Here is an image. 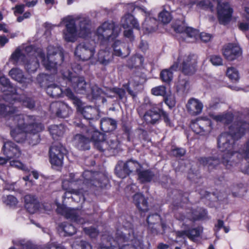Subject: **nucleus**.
I'll use <instances>...</instances> for the list:
<instances>
[{
  "instance_id": "f257e3e1",
  "label": "nucleus",
  "mask_w": 249,
  "mask_h": 249,
  "mask_svg": "<svg viewBox=\"0 0 249 249\" xmlns=\"http://www.w3.org/2000/svg\"><path fill=\"white\" fill-rule=\"evenodd\" d=\"M47 56L41 48L35 49L32 46L24 49H17L12 54L11 59L15 64L23 63L29 72H35L39 66V61L48 70L54 71L58 63L64 60L62 49L60 47L49 46Z\"/></svg>"
},
{
  "instance_id": "f03ea898",
  "label": "nucleus",
  "mask_w": 249,
  "mask_h": 249,
  "mask_svg": "<svg viewBox=\"0 0 249 249\" xmlns=\"http://www.w3.org/2000/svg\"><path fill=\"white\" fill-rule=\"evenodd\" d=\"M0 117L5 118L11 136L18 142L24 141L27 134L35 135L44 128L42 124L35 121L34 117L19 114L13 106L6 107L0 104Z\"/></svg>"
},
{
  "instance_id": "7ed1b4c3",
  "label": "nucleus",
  "mask_w": 249,
  "mask_h": 249,
  "mask_svg": "<svg viewBox=\"0 0 249 249\" xmlns=\"http://www.w3.org/2000/svg\"><path fill=\"white\" fill-rule=\"evenodd\" d=\"M249 130V124L246 122L234 123L229 128V133H222L218 138L217 144L221 152V161L229 169L231 162L229 160L233 154L234 140L240 139Z\"/></svg>"
},
{
  "instance_id": "20e7f679",
  "label": "nucleus",
  "mask_w": 249,
  "mask_h": 249,
  "mask_svg": "<svg viewBox=\"0 0 249 249\" xmlns=\"http://www.w3.org/2000/svg\"><path fill=\"white\" fill-rule=\"evenodd\" d=\"M120 33V29L113 21H106L97 29L95 36L102 45V48L111 45L113 48V54L121 57H125L129 53L128 49L123 47L120 40L117 39Z\"/></svg>"
},
{
  "instance_id": "39448f33",
  "label": "nucleus",
  "mask_w": 249,
  "mask_h": 249,
  "mask_svg": "<svg viewBox=\"0 0 249 249\" xmlns=\"http://www.w3.org/2000/svg\"><path fill=\"white\" fill-rule=\"evenodd\" d=\"M103 134L96 130L94 128L88 129L86 136L77 134L73 139V143L79 149L88 150L89 149V143L90 141L94 142V146L100 151L116 149L118 147V142L116 140L108 139L104 140Z\"/></svg>"
},
{
  "instance_id": "423d86ee",
  "label": "nucleus",
  "mask_w": 249,
  "mask_h": 249,
  "mask_svg": "<svg viewBox=\"0 0 249 249\" xmlns=\"http://www.w3.org/2000/svg\"><path fill=\"white\" fill-rule=\"evenodd\" d=\"M75 23L76 20L72 16H68L63 18L59 25H65L66 28L63 31V37L67 42H74L78 37H90L91 24L89 19L85 18H80L78 29L76 28Z\"/></svg>"
},
{
  "instance_id": "0eeeda50",
  "label": "nucleus",
  "mask_w": 249,
  "mask_h": 249,
  "mask_svg": "<svg viewBox=\"0 0 249 249\" xmlns=\"http://www.w3.org/2000/svg\"><path fill=\"white\" fill-rule=\"evenodd\" d=\"M197 56L194 54H180L176 61L171 66L170 70H164L160 72V77L165 82H170L173 77V72L171 71L182 70L186 75H191L196 71Z\"/></svg>"
},
{
  "instance_id": "6e6552de",
  "label": "nucleus",
  "mask_w": 249,
  "mask_h": 249,
  "mask_svg": "<svg viewBox=\"0 0 249 249\" xmlns=\"http://www.w3.org/2000/svg\"><path fill=\"white\" fill-rule=\"evenodd\" d=\"M95 43L85 41L79 43L76 47L75 51V56L82 61L90 60L92 63L99 61L101 64L107 65L111 61L112 56L108 50L106 51L101 48L98 53V58H95Z\"/></svg>"
},
{
  "instance_id": "1a4fd4ad",
  "label": "nucleus",
  "mask_w": 249,
  "mask_h": 249,
  "mask_svg": "<svg viewBox=\"0 0 249 249\" xmlns=\"http://www.w3.org/2000/svg\"><path fill=\"white\" fill-rule=\"evenodd\" d=\"M115 239L109 238L106 245L101 246L100 249H141L142 244L139 240L134 239L130 241L125 239L124 233L119 231L116 233Z\"/></svg>"
},
{
  "instance_id": "9d476101",
  "label": "nucleus",
  "mask_w": 249,
  "mask_h": 249,
  "mask_svg": "<svg viewBox=\"0 0 249 249\" xmlns=\"http://www.w3.org/2000/svg\"><path fill=\"white\" fill-rule=\"evenodd\" d=\"M75 176L78 177L77 175L71 174L70 175V178L63 180L62 182V187L64 189L68 190L64 196L65 197L70 198L71 197L75 201H77V198L79 197V201H83L85 200V196L83 194V192L81 190H76L72 189L70 190L69 186L70 185L72 188L75 187L76 184L75 182L78 181L75 180L74 178Z\"/></svg>"
},
{
  "instance_id": "9b49d317",
  "label": "nucleus",
  "mask_w": 249,
  "mask_h": 249,
  "mask_svg": "<svg viewBox=\"0 0 249 249\" xmlns=\"http://www.w3.org/2000/svg\"><path fill=\"white\" fill-rule=\"evenodd\" d=\"M62 75L67 79V84L71 86L75 91L79 93H84L86 91L87 83L83 77L77 76L75 73L69 70L63 71Z\"/></svg>"
},
{
  "instance_id": "f8f14e48",
  "label": "nucleus",
  "mask_w": 249,
  "mask_h": 249,
  "mask_svg": "<svg viewBox=\"0 0 249 249\" xmlns=\"http://www.w3.org/2000/svg\"><path fill=\"white\" fill-rule=\"evenodd\" d=\"M65 147L59 143L53 145L50 149V161L53 168L60 167L63 164Z\"/></svg>"
},
{
  "instance_id": "ddd939ff",
  "label": "nucleus",
  "mask_w": 249,
  "mask_h": 249,
  "mask_svg": "<svg viewBox=\"0 0 249 249\" xmlns=\"http://www.w3.org/2000/svg\"><path fill=\"white\" fill-rule=\"evenodd\" d=\"M66 94L70 99L72 100L73 104L77 107V111L81 113L86 119H91L96 113V108L90 106H83V104L81 101L75 97L70 90H67Z\"/></svg>"
},
{
  "instance_id": "4468645a",
  "label": "nucleus",
  "mask_w": 249,
  "mask_h": 249,
  "mask_svg": "<svg viewBox=\"0 0 249 249\" xmlns=\"http://www.w3.org/2000/svg\"><path fill=\"white\" fill-rule=\"evenodd\" d=\"M141 167L142 165L133 160H129L124 164L120 162L115 168V172L119 177L124 178L134 170L137 173Z\"/></svg>"
},
{
  "instance_id": "2eb2a0df",
  "label": "nucleus",
  "mask_w": 249,
  "mask_h": 249,
  "mask_svg": "<svg viewBox=\"0 0 249 249\" xmlns=\"http://www.w3.org/2000/svg\"><path fill=\"white\" fill-rule=\"evenodd\" d=\"M202 232L201 228H197L193 229L190 231H183L177 232V242H181L180 246H176L175 249H188L186 244L185 241L184 240L185 237H188L190 239L195 241L196 238L200 236Z\"/></svg>"
},
{
  "instance_id": "dca6fc26",
  "label": "nucleus",
  "mask_w": 249,
  "mask_h": 249,
  "mask_svg": "<svg viewBox=\"0 0 249 249\" xmlns=\"http://www.w3.org/2000/svg\"><path fill=\"white\" fill-rule=\"evenodd\" d=\"M83 177L84 178L83 184L87 186L88 187H91V185L103 187L105 185L107 181L106 177L103 175L100 176L97 174L96 176H94L91 172L89 171L84 172Z\"/></svg>"
},
{
  "instance_id": "f3484780",
  "label": "nucleus",
  "mask_w": 249,
  "mask_h": 249,
  "mask_svg": "<svg viewBox=\"0 0 249 249\" xmlns=\"http://www.w3.org/2000/svg\"><path fill=\"white\" fill-rule=\"evenodd\" d=\"M174 30L177 33H179L183 34V40L187 42H194L196 39L198 35V32L197 30L194 29L192 28L187 27L185 23H181L179 25H175L173 27Z\"/></svg>"
},
{
  "instance_id": "a211bd4d",
  "label": "nucleus",
  "mask_w": 249,
  "mask_h": 249,
  "mask_svg": "<svg viewBox=\"0 0 249 249\" xmlns=\"http://www.w3.org/2000/svg\"><path fill=\"white\" fill-rule=\"evenodd\" d=\"M217 4V15L219 22L221 24H225L228 22L231 17L232 9L228 3H221L216 1Z\"/></svg>"
},
{
  "instance_id": "6ab92c4d",
  "label": "nucleus",
  "mask_w": 249,
  "mask_h": 249,
  "mask_svg": "<svg viewBox=\"0 0 249 249\" xmlns=\"http://www.w3.org/2000/svg\"><path fill=\"white\" fill-rule=\"evenodd\" d=\"M55 205L57 206V212L64 215L67 218H70L73 221L79 224H83L85 222L83 218L79 217L78 214L80 213L79 211L74 209L62 206L57 202H55Z\"/></svg>"
},
{
  "instance_id": "aec40b11",
  "label": "nucleus",
  "mask_w": 249,
  "mask_h": 249,
  "mask_svg": "<svg viewBox=\"0 0 249 249\" xmlns=\"http://www.w3.org/2000/svg\"><path fill=\"white\" fill-rule=\"evenodd\" d=\"M2 152L8 160L12 158H18L21 155V151L18 146L10 141L4 142Z\"/></svg>"
},
{
  "instance_id": "412c9836",
  "label": "nucleus",
  "mask_w": 249,
  "mask_h": 249,
  "mask_svg": "<svg viewBox=\"0 0 249 249\" xmlns=\"http://www.w3.org/2000/svg\"><path fill=\"white\" fill-rule=\"evenodd\" d=\"M241 49L237 44L230 43L226 45L223 49V54L225 58L232 61L236 59L241 54Z\"/></svg>"
},
{
  "instance_id": "4be33fe9",
  "label": "nucleus",
  "mask_w": 249,
  "mask_h": 249,
  "mask_svg": "<svg viewBox=\"0 0 249 249\" xmlns=\"http://www.w3.org/2000/svg\"><path fill=\"white\" fill-rule=\"evenodd\" d=\"M191 127L196 133L203 135L210 131L211 123L209 120H198L192 122Z\"/></svg>"
},
{
  "instance_id": "5701e85b",
  "label": "nucleus",
  "mask_w": 249,
  "mask_h": 249,
  "mask_svg": "<svg viewBox=\"0 0 249 249\" xmlns=\"http://www.w3.org/2000/svg\"><path fill=\"white\" fill-rule=\"evenodd\" d=\"M207 213L206 211L202 209H199L198 210L193 211L191 213H188L187 217L180 214L176 215V217L179 220L185 221L187 222L189 221L192 222V220H196L204 218L206 215Z\"/></svg>"
},
{
  "instance_id": "b1692460",
  "label": "nucleus",
  "mask_w": 249,
  "mask_h": 249,
  "mask_svg": "<svg viewBox=\"0 0 249 249\" xmlns=\"http://www.w3.org/2000/svg\"><path fill=\"white\" fill-rule=\"evenodd\" d=\"M162 103L159 104L158 107H154L152 110L147 111L144 116V119L147 123L155 124L160 117V112L161 111V107Z\"/></svg>"
},
{
  "instance_id": "393cba45",
  "label": "nucleus",
  "mask_w": 249,
  "mask_h": 249,
  "mask_svg": "<svg viewBox=\"0 0 249 249\" xmlns=\"http://www.w3.org/2000/svg\"><path fill=\"white\" fill-rule=\"evenodd\" d=\"M51 108L53 111L54 108H56L57 110L55 111V113L59 117L65 118L71 113L70 107L67 104L63 103H53L51 104Z\"/></svg>"
},
{
  "instance_id": "a878e982",
  "label": "nucleus",
  "mask_w": 249,
  "mask_h": 249,
  "mask_svg": "<svg viewBox=\"0 0 249 249\" xmlns=\"http://www.w3.org/2000/svg\"><path fill=\"white\" fill-rule=\"evenodd\" d=\"M203 107L202 103L198 99L194 98L189 99L186 105L188 111L193 115L199 114L202 112Z\"/></svg>"
},
{
  "instance_id": "bb28decb",
  "label": "nucleus",
  "mask_w": 249,
  "mask_h": 249,
  "mask_svg": "<svg viewBox=\"0 0 249 249\" xmlns=\"http://www.w3.org/2000/svg\"><path fill=\"white\" fill-rule=\"evenodd\" d=\"M180 3L184 5H187L191 7L194 5L196 4L198 9H210L213 11V5L208 0H196L192 1V0H179Z\"/></svg>"
},
{
  "instance_id": "cd10ccee",
  "label": "nucleus",
  "mask_w": 249,
  "mask_h": 249,
  "mask_svg": "<svg viewBox=\"0 0 249 249\" xmlns=\"http://www.w3.org/2000/svg\"><path fill=\"white\" fill-rule=\"evenodd\" d=\"M25 207L31 213H36L39 208V203L34 196L26 195L24 197Z\"/></svg>"
},
{
  "instance_id": "c85d7f7f",
  "label": "nucleus",
  "mask_w": 249,
  "mask_h": 249,
  "mask_svg": "<svg viewBox=\"0 0 249 249\" xmlns=\"http://www.w3.org/2000/svg\"><path fill=\"white\" fill-rule=\"evenodd\" d=\"M121 24L124 29L133 27L140 29L139 24L137 20L131 14H127L122 18Z\"/></svg>"
},
{
  "instance_id": "c756f323",
  "label": "nucleus",
  "mask_w": 249,
  "mask_h": 249,
  "mask_svg": "<svg viewBox=\"0 0 249 249\" xmlns=\"http://www.w3.org/2000/svg\"><path fill=\"white\" fill-rule=\"evenodd\" d=\"M158 21L153 18L146 17L142 25V30L144 34H148L155 31L157 28Z\"/></svg>"
},
{
  "instance_id": "7c9ffc66",
  "label": "nucleus",
  "mask_w": 249,
  "mask_h": 249,
  "mask_svg": "<svg viewBox=\"0 0 249 249\" xmlns=\"http://www.w3.org/2000/svg\"><path fill=\"white\" fill-rule=\"evenodd\" d=\"M138 180L141 183L148 182L152 180L154 174L149 169H144L142 166L137 172Z\"/></svg>"
},
{
  "instance_id": "2f4dec72",
  "label": "nucleus",
  "mask_w": 249,
  "mask_h": 249,
  "mask_svg": "<svg viewBox=\"0 0 249 249\" xmlns=\"http://www.w3.org/2000/svg\"><path fill=\"white\" fill-rule=\"evenodd\" d=\"M9 75L11 78L20 83L25 85L32 81L30 78L23 77L22 71L18 68H13L9 71Z\"/></svg>"
},
{
  "instance_id": "473e14b6",
  "label": "nucleus",
  "mask_w": 249,
  "mask_h": 249,
  "mask_svg": "<svg viewBox=\"0 0 249 249\" xmlns=\"http://www.w3.org/2000/svg\"><path fill=\"white\" fill-rule=\"evenodd\" d=\"M133 201L140 211L146 212L148 206L146 199L141 193H137L133 196Z\"/></svg>"
},
{
  "instance_id": "72a5a7b5",
  "label": "nucleus",
  "mask_w": 249,
  "mask_h": 249,
  "mask_svg": "<svg viewBox=\"0 0 249 249\" xmlns=\"http://www.w3.org/2000/svg\"><path fill=\"white\" fill-rule=\"evenodd\" d=\"M116 127V122L110 118L102 119L101 121V127L104 132H109L114 130Z\"/></svg>"
},
{
  "instance_id": "f704fd0d",
  "label": "nucleus",
  "mask_w": 249,
  "mask_h": 249,
  "mask_svg": "<svg viewBox=\"0 0 249 249\" xmlns=\"http://www.w3.org/2000/svg\"><path fill=\"white\" fill-rule=\"evenodd\" d=\"M70 90L71 92V90L70 89H67L64 91L60 88L59 87L55 86V85H50L48 86L46 89L47 93L48 95L53 97H59L62 93L65 94L67 97L68 96L66 94L67 90Z\"/></svg>"
},
{
  "instance_id": "c9c22d12",
  "label": "nucleus",
  "mask_w": 249,
  "mask_h": 249,
  "mask_svg": "<svg viewBox=\"0 0 249 249\" xmlns=\"http://www.w3.org/2000/svg\"><path fill=\"white\" fill-rule=\"evenodd\" d=\"M0 84L4 87H6L8 89L7 91L9 92V93H6L7 95H9L11 96L13 99H16V91L15 88L12 87L9 81V80L5 76H1L0 77Z\"/></svg>"
},
{
  "instance_id": "e433bc0d",
  "label": "nucleus",
  "mask_w": 249,
  "mask_h": 249,
  "mask_svg": "<svg viewBox=\"0 0 249 249\" xmlns=\"http://www.w3.org/2000/svg\"><path fill=\"white\" fill-rule=\"evenodd\" d=\"M49 129L50 134L53 139H57V137L62 136L65 131V128L62 124L52 125Z\"/></svg>"
},
{
  "instance_id": "4c0bfd02",
  "label": "nucleus",
  "mask_w": 249,
  "mask_h": 249,
  "mask_svg": "<svg viewBox=\"0 0 249 249\" xmlns=\"http://www.w3.org/2000/svg\"><path fill=\"white\" fill-rule=\"evenodd\" d=\"M211 117L217 122H221L224 124H229L232 120L233 116L231 113L218 115H211Z\"/></svg>"
},
{
  "instance_id": "58836bf2",
  "label": "nucleus",
  "mask_w": 249,
  "mask_h": 249,
  "mask_svg": "<svg viewBox=\"0 0 249 249\" xmlns=\"http://www.w3.org/2000/svg\"><path fill=\"white\" fill-rule=\"evenodd\" d=\"M188 81L182 76H179L178 81L176 83L177 90L178 91L184 92L188 89Z\"/></svg>"
},
{
  "instance_id": "ea45409f",
  "label": "nucleus",
  "mask_w": 249,
  "mask_h": 249,
  "mask_svg": "<svg viewBox=\"0 0 249 249\" xmlns=\"http://www.w3.org/2000/svg\"><path fill=\"white\" fill-rule=\"evenodd\" d=\"M59 230L64 231V235H72L76 231L75 227L70 224H62L59 227Z\"/></svg>"
},
{
  "instance_id": "a19ab883",
  "label": "nucleus",
  "mask_w": 249,
  "mask_h": 249,
  "mask_svg": "<svg viewBox=\"0 0 249 249\" xmlns=\"http://www.w3.org/2000/svg\"><path fill=\"white\" fill-rule=\"evenodd\" d=\"M200 162L205 166H208L209 168H212L218 165L220 160L217 159H212V158H203L200 160Z\"/></svg>"
},
{
  "instance_id": "79ce46f5",
  "label": "nucleus",
  "mask_w": 249,
  "mask_h": 249,
  "mask_svg": "<svg viewBox=\"0 0 249 249\" xmlns=\"http://www.w3.org/2000/svg\"><path fill=\"white\" fill-rule=\"evenodd\" d=\"M227 76L232 81L236 82L239 79V74L238 71L234 68H229L227 71Z\"/></svg>"
},
{
  "instance_id": "37998d69",
  "label": "nucleus",
  "mask_w": 249,
  "mask_h": 249,
  "mask_svg": "<svg viewBox=\"0 0 249 249\" xmlns=\"http://www.w3.org/2000/svg\"><path fill=\"white\" fill-rule=\"evenodd\" d=\"M2 201L5 204L10 207H15L18 202L17 199L12 195L3 196Z\"/></svg>"
},
{
  "instance_id": "c03bdc74",
  "label": "nucleus",
  "mask_w": 249,
  "mask_h": 249,
  "mask_svg": "<svg viewBox=\"0 0 249 249\" xmlns=\"http://www.w3.org/2000/svg\"><path fill=\"white\" fill-rule=\"evenodd\" d=\"M152 94L155 96H162L165 97L166 94V88L163 86H157L151 89Z\"/></svg>"
},
{
  "instance_id": "a18cd8bd",
  "label": "nucleus",
  "mask_w": 249,
  "mask_h": 249,
  "mask_svg": "<svg viewBox=\"0 0 249 249\" xmlns=\"http://www.w3.org/2000/svg\"><path fill=\"white\" fill-rule=\"evenodd\" d=\"M132 64L129 63L128 65L130 67H140L142 65L143 62V57L140 55H137L133 57L130 60Z\"/></svg>"
},
{
  "instance_id": "49530a36",
  "label": "nucleus",
  "mask_w": 249,
  "mask_h": 249,
  "mask_svg": "<svg viewBox=\"0 0 249 249\" xmlns=\"http://www.w3.org/2000/svg\"><path fill=\"white\" fill-rule=\"evenodd\" d=\"M159 18L162 22L165 24L169 23L171 21L172 17L168 11L163 10L160 13Z\"/></svg>"
},
{
  "instance_id": "de8ad7c7",
  "label": "nucleus",
  "mask_w": 249,
  "mask_h": 249,
  "mask_svg": "<svg viewBox=\"0 0 249 249\" xmlns=\"http://www.w3.org/2000/svg\"><path fill=\"white\" fill-rule=\"evenodd\" d=\"M11 166L15 167L18 169H20L25 172H29V169L22 163L18 160H13L10 161Z\"/></svg>"
},
{
  "instance_id": "09e8293b",
  "label": "nucleus",
  "mask_w": 249,
  "mask_h": 249,
  "mask_svg": "<svg viewBox=\"0 0 249 249\" xmlns=\"http://www.w3.org/2000/svg\"><path fill=\"white\" fill-rule=\"evenodd\" d=\"M164 101L170 108L173 107L176 105L175 97L174 95L172 94H167L164 97Z\"/></svg>"
},
{
  "instance_id": "8fccbe9b",
  "label": "nucleus",
  "mask_w": 249,
  "mask_h": 249,
  "mask_svg": "<svg viewBox=\"0 0 249 249\" xmlns=\"http://www.w3.org/2000/svg\"><path fill=\"white\" fill-rule=\"evenodd\" d=\"M21 102H22L23 104L29 108H32L34 107V101L31 98L22 96L19 98Z\"/></svg>"
},
{
  "instance_id": "3c124183",
  "label": "nucleus",
  "mask_w": 249,
  "mask_h": 249,
  "mask_svg": "<svg viewBox=\"0 0 249 249\" xmlns=\"http://www.w3.org/2000/svg\"><path fill=\"white\" fill-rule=\"evenodd\" d=\"M160 220V216L157 214L149 215L147 219L149 227L151 229L153 228L152 225H154L156 222Z\"/></svg>"
},
{
  "instance_id": "603ef678",
  "label": "nucleus",
  "mask_w": 249,
  "mask_h": 249,
  "mask_svg": "<svg viewBox=\"0 0 249 249\" xmlns=\"http://www.w3.org/2000/svg\"><path fill=\"white\" fill-rule=\"evenodd\" d=\"M210 60L214 66H221L223 64L221 57L218 55H213L210 56Z\"/></svg>"
},
{
  "instance_id": "864d4df0",
  "label": "nucleus",
  "mask_w": 249,
  "mask_h": 249,
  "mask_svg": "<svg viewBox=\"0 0 249 249\" xmlns=\"http://www.w3.org/2000/svg\"><path fill=\"white\" fill-rule=\"evenodd\" d=\"M13 244L14 245L20 247L21 249H28V243L24 240L17 239L14 240Z\"/></svg>"
},
{
  "instance_id": "5fc2aeb1",
  "label": "nucleus",
  "mask_w": 249,
  "mask_h": 249,
  "mask_svg": "<svg viewBox=\"0 0 249 249\" xmlns=\"http://www.w3.org/2000/svg\"><path fill=\"white\" fill-rule=\"evenodd\" d=\"M84 230L86 233L89 234L92 238L96 237L98 233L97 230L93 228H85Z\"/></svg>"
},
{
  "instance_id": "6e6d98bb",
  "label": "nucleus",
  "mask_w": 249,
  "mask_h": 249,
  "mask_svg": "<svg viewBox=\"0 0 249 249\" xmlns=\"http://www.w3.org/2000/svg\"><path fill=\"white\" fill-rule=\"evenodd\" d=\"M92 93L94 98H96L98 96H101L104 94L102 90L97 87L92 89Z\"/></svg>"
},
{
  "instance_id": "4d7b16f0",
  "label": "nucleus",
  "mask_w": 249,
  "mask_h": 249,
  "mask_svg": "<svg viewBox=\"0 0 249 249\" xmlns=\"http://www.w3.org/2000/svg\"><path fill=\"white\" fill-rule=\"evenodd\" d=\"M185 153V150L183 148H176L172 151V154L177 157H181Z\"/></svg>"
},
{
  "instance_id": "13d9d810",
  "label": "nucleus",
  "mask_w": 249,
  "mask_h": 249,
  "mask_svg": "<svg viewBox=\"0 0 249 249\" xmlns=\"http://www.w3.org/2000/svg\"><path fill=\"white\" fill-rule=\"evenodd\" d=\"M13 9H14V13L15 15L21 14L24 11V5H17Z\"/></svg>"
},
{
  "instance_id": "bf43d9fd",
  "label": "nucleus",
  "mask_w": 249,
  "mask_h": 249,
  "mask_svg": "<svg viewBox=\"0 0 249 249\" xmlns=\"http://www.w3.org/2000/svg\"><path fill=\"white\" fill-rule=\"evenodd\" d=\"M201 40L205 42L210 41L212 38V36L208 33H202L200 35Z\"/></svg>"
},
{
  "instance_id": "052dcab7",
  "label": "nucleus",
  "mask_w": 249,
  "mask_h": 249,
  "mask_svg": "<svg viewBox=\"0 0 249 249\" xmlns=\"http://www.w3.org/2000/svg\"><path fill=\"white\" fill-rule=\"evenodd\" d=\"M124 29L125 30L124 31V36L126 37L129 38L130 40L132 39L133 38V35L131 28Z\"/></svg>"
},
{
  "instance_id": "680f3d73",
  "label": "nucleus",
  "mask_w": 249,
  "mask_h": 249,
  "mask_svg": "<svg viewBox=\"0 0 249 249\" xmlns=\"http://www.w3.org/2000/svg\"><path fill=\"white\" fill-rule=\"evenodd\" d=\"M160 117H163L164 122L167 125H171V123L170 121L168 114L165 112L163 111L162 109L160 112Z\"/></svg>"
},
{
  "instance_id": "e2e57ef3",
  "label": "nucleus",
  "mask_w": 249,
  "mask_h": 249,
  "mask_svg": "<svg viewBox=\"0 0 249 249\" xmlns=\"http://www.w3.org/2000/svg\"><path fill=\"white\" fill-rule=\"evenodd\" d=\"M4 188L8 191H14L15 190V183H12L9 184L7 181H4Z\"/></svg>"
},
{
  "instance_id": "0e129e2a",
  "label": "nucleus",
  "mask_w": 249,
  "mask_h": 249,
  "mask_svg": "<svg viewBox=\"0 0 249 249\" xmlns=\"http://www.w3.org/2000/svg\"><path fill=\"white\" fill-rule=\"evenodd\" d=\"M79 244L80 249H92L90 245L86 241H81Z\"/></svg>"
},
{
  "instance_id": "69168bd1",
  "label": "nucleus",
  "mask_w": 249,
  "mask_h": 249,
  "mask_svg": "<svg viewBox=\"0 0 249 249\" xmlns=\"http://www.w3.org/2000/svg\"><path fill=\"white\" fill-rule=\"evenodd\" d=\"M48 75L45 74H39L37 78V80L38 83L42 84L44 81V80H47L48 78Z\"/></svg>"
},
{
  "instance_id": "338daca9",
  "label": "nucleus",
  "mask_w": 249,
  "mask_h": 249,
  "mask_svg": "<svg viewBox=\"0 0 249 249\" xmlns=\"http://www.w3.org/2000/svg\"><path fill=\"white\" fill-rule=\"evenodd\" d=\"M113 91L115 93H116L119 96L120 98H122L125 94V91L123 89H113Z\"/></svg>"
},
{
  "instance_id": "774afa93",
  "label": "nucleus",
  "mask_w": 249,
  "mask_h": 249,
  "mask_svg": "<svg viewBox=\"0 0 249 249\" xmlns=\"http://www.w3.org/2000/svg\"><path fill=\"white\" fill-rule=\"evenodd\" d=\"M249 24L241 22L239 25V29L242 31H245L249 29Z\"/></svg>"
}]
</instances>
